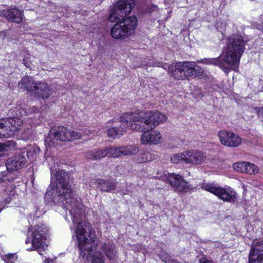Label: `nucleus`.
Masks as SVG:
<instances>
[{"instance_id": "4c0bfd02", "label": "nucleus", "mask_w": 263, "mask_h": 263, "mask_svg": "<svg viewBox=\"0 0 263 263\" xmlns=\"http://www.w3.org/2000/svg\"><path fill=\"white\" fill-rule=\"evenodd\" d=\"M10 202V198H8V199H6V203H9Z\"/></svg>"}, {"instance_id": "5701e85b", "label": "nucleus", "mask_w": 263, "mask_h": 263, "mask_svg": "<svg viewBox=\"0 0 263 263\" xmlns=\"http://www.w3.org/2000/svg\"><path fill=\"white\" fill-rule=\"evenodd\" d=\"M7 121L10 122L8 124L10 126L11 132H12V136L14 135V133L20 128L23 122L22 120L18 118H7Z\"/></svg>"}, {"instance_id": "c9c22d12", "label": "nucleus", "mask_w": 263, "mask_h": 263, "mask_svg": "<svg viewBox=\"0 0 263 263\" xmlns=\"http://www.w3.org/2000/svg\"><path fill=\"white\" fill-rule=\"evenodd\" d=\"M31 110L33 112H36L37 110V108L33 106L31 108Z\"/></svg>"}, {"instance_id": "7c9ffc66", "label": "nucleus", "mask_w": 263, "mask_h": 263, "mask_svg": "<svg viewBox=\"0 0 263 263\" xmlns=\"http://www.w3.org/2000/svg\"><path fill=\"white\" fill-rule=\"evenodd\" d=\"M17 259V256L15 254H9L3 258V260L6 263H15Z\"/></svg>"}, {"instance_id": "ddd939ff", "label": "nucleus", "mask_w": 263, "mask_h": 263, "mask_svg": "<svg viewBox=\"0 0 263 263\" xmlns=\"http://www.w3.org/2000/svg\"><path fill=\"white\" fill-rule=\"evenodd\" d=\"M249 257V263H263V240L254 243Z\"/></svg>"}, {"instance_id": "6e6552de", "label": "nucleus", "mask_w": 263, "mask_h": 263, "mask_svg": "<svg viewBox=\"0 0 263 263\" xmlns=\"http://www.w3.org/2000/svg\"><path fill=\"white\" fill-rule=\"evenodd\" d=\"M47 234L48 229L45 225L42 224L34 226L31 233L32 248L28 249V250H36L39 252L45 250L48 246Z\"/></svg>"}, {"instance_id": "1a4fd4ad", "label": "nucleus", "mask_w": 263, "mask_h": 263, "mask_svg": "<svg viewBox=\"0 0 263 263\" xmlns=\"http://www.w3.org/2000/svg\"><path fill=\"white\" fill-rule=\"evenodd\" d=\"M201 188L208 191L224 201L233 202L236 198V194L230 187L222 188L215 183H203Z\"/></svg>"}, {"instance_id": "2eb2a0df", "label": "nucleus", "mask_w": 263, "mask_h": 263, "mask_svg": "<svg viewBox=\"0 0 263 263\" xmlns=\"http://www.w3.org/2000/svg\"><path fill=\"white\" fill-rule=\"evenodd\" d=\"M143 132L141 136V141L143 144H157L161 142L162 135L158 131L152 130Z\"/></svg>"}, {"instance_id": "cd10ccee", "label": "nucleus", "mask_w": 263, "mask_h": 263, "mask_svg": "<svg viewBox=\"0 0 263 263\" xmlns=\"http://www.w3.org/2000/svg\"><path fill=\"white\" fill-rule=\"evenodd\" d=\"M142 160H140L141 162H145L147 161H151L154 159L155 155L154 154L150 152H145L141 154Z\"/></svg>"}, {"instance_id": "bb28decb", "label": "nucleus", "mask_w": 263, "mask_h": 263, "mask_svg": "<svg viewBox=\"0 0 263 263\" xmlns=\"http://www.w3.org/2000/svg\"><path fill=\"white\" fill-rule=\"evenodd\" d=\"M246 168L245 170V173H247L250 175H255L258 172V167L253 163L247 162Z\"/></svg>"}, {"instance_id": "a211bd4d", "label": "nucleus", "mask_w": 263, "mask_h": 263, "mask_svg": "<svg viewBox=\"0 0 263 263\" xmlns=\"http://www.w3.org/2000/svg\"><path fill=\"white\" fill-rule=\"evenodd\" d=\"M95 183L98 189L105 192H110L115 190L117 185L116 182L103 179H97Z\"/></svg>"}, {"instance_id": "9b49d317", "label": "nucleus", "mask_w": 263, "mask_h": 263, "mask_svg": "<svg viewBox=\"0 0 263 263\" xmlns=\"http://www.w3.org/2000/svg\"><path fill=\"white\" fill-rule=\"evenodd\" d=\"M106 156L117 158L121 156L135 155L139 152L136 145H128L119 147H111L105 149Z\"/></svg>"}, {"instance_id": "393cba45", "label": "nucleus", "mask_w": 263, "mask_h": 263, "mask_svg": "<svg viewBox=\"0 0 263 263\" xmlns=\"http://www.w3.org/2000/svg\"><path fill=\"white\" fill-rule=\"evenodd\" d=\"M15 179H16V177H14V175L12 173L0 172V183L12 181Z\"/></svg>"}, {"instance_id": "f8f14e48", "label": "nucleus", "mask_w": 263, "mask_h": 263, "mask_svg": "<svg viewBox=\"0 0 263 263\" xmlns=\"http://www.w3.org/2000/svg\"><path fill=\"white\" fill-rule=\"evenodd\" d=\"M218 137L221 143L227 146L237 147L241 143V139L233 133L221 130L219 132Z\"/></svg>"}, {"instance_id": "b1692460", "label": "nucleus", "mask_w": 263, "mask_h": 263, "mask_svg": "<svg viewBox=\"0 0 263 263\" xmlns=\"http://www.w3.org/2000/svg\"><path fill=\"white\" fill-rule=\"evenodd\" d=\"M15 143L13 141H8L5 143H0V157L5 155L7 152L15 148Z\"/></svg>"}, {"instance_id": "0eeeda50", "label": "nucleus", "mask_w": 263, "mask_h": 263, "mask_svg": "<svg viewBox=\"0 0 263 263\" xmlns=\"http://www.w3.org/2000/svg\"><path fill=\"white\" fill-rule=\"evenodd\" d=\"M18 87L24 90H27L31 95L47 99L51 95L52 91L47 84L44 82H35L30 77L23 78L19 82Z\"/></svg>"}, {"instance_id": "f3484780", "label": "nucleus", "mask_w": 263, "mask_h": 263, "mask_svg": "<svg viewBox=\"0 0 263 263\" xmlns=\"http://www.w3.org/2000/svg\"><path fill=\"white\" fill-rule=\"evenodd\" d=\"M26 162V159L25 156L18 154L9 158L6 165L8 171H17L22 168Z\"/></svg>"}, {"instance_id": "e433bc0d", "label": "nucleus", "mask_w": 263, "mask_h": 263, "mask_svg": "<svg viewBox=\"0 0 263 263\" xmlns=\"http://www.w3.org/2000/svg\"><path fill=\"white\" fill-rule=\"evenodd\" d=\"M3 208H4V206H3V203L0 202V212L3 209Z\"/></svg>"}, {"instance_id": "c756f323", "label": "nucleus", "mask_w": 263, "mask_h": 263, "mask_svg": "<svg viewBox=\"0 0 263 263\" xmlns=\"http://www.w3.org/2000/svg\"><path fill=\"white\" fill-rule=\"evenodd\" d=\"M104 257L101 252H96L93 255L92 263H103Z\"/></svg>"}, {"instance_id": "58836bf2", "label": "nucleus", "mask_w": 263, "mask_h": 263, "mask_svg": "<svg viewBox=\"0 0 263 263\" xmlns=\"http://www.w3.org/2000/svg\"><path fill=\"white\" fill-rule=\"evenodd\" d=\"M198 91H199V95H200L201 94V92H200V90H198Z\"/></svg>"}, {"instance_id": "dca6fc26", "label": "nucleus", "mask_w": 263, "mask_h": 263, "mask_svg": "<svg viewBox=\"0 0 263 263\" xmlns=\"http://www.w3.org/2000/svg\"><path fill=\"white\" fill-rule=\"evenodd\" d=\"M0 15L5 17L8 21L19 24L23 19V11L15 7L0 11Z\"/></svg>"}, {"instance_id": "f03ea898", "label": "nucleus", "mask_w": 263, "mask_h": 263, "mask_svg": "<svg viewBox=\"0 0 263 263\" xmlns=\"http://www.w3.org/2000/svg\"><path fill=\"white\" fill-rule=\"evenodd\" d=\"M135 5L134 0H119L111 8L108 20L110 22H118L110 31L113 38L124 39L134 32L137 24V17H124L130 13Z\"/></svg>"}, {"instance_id": "a878e982", "label": "nucleus", "mask_w": 263, "mask_h": 263, "mask_svg": "<svg viewBox=\"0 0 263 263\" xmlns=\"http://www.w3.org/2000/svg\"><path fill=\"white\" fill-rule=\"evenodd\" d=\"M171 160L174 163H180L181 162H185V151L181 153L174 155L171 157Z\"/></svg>"}, {"instance_id": "c85d7f7f", "label": "nucleus", "mask_w": 263, "mask_h": 263, "mask_svg": "<svg viewBox=\"0 0 263 263\" xmlns=\"http://www.w3.org/2000/svg\"><path fill=\"white\" fill-rule=\"evenodd\" d=\"M247 162L235 163L233 164L234 169L237 172L244 173L246 168Z\"/></svg>"}, {"instance_id": "9d476101", "label": "nucleus", "mask_w": 263, "mask_h": 263, "mask_svg": "<svg viewBox=\"0 0 263 263\" xmlns=\"http://www.w3.org/2000/svg\"><path fill=\"white\" fill-rule=\"evenodd\" d=\"M156 178L164 181H167L178 192H187L193 189V186L179 175L163 174L160 177L157 176Z\"/></svg>"}, {"instance_id": "f257e3e1", "label": "nucleus", "mask_w": 263, "mask_h": 263, "mask_svg": "<svg viewBox=\"0 0 263 263\" xmlns=\"http://www.w3.org/2000/svg\"><path fill=\"white\" fill-rule=\"evenodd\" d=\"M54 171L51 167V183L45 193V199L48 202L60 204L68 210L73 223L79 222L76 232V236L80 254L85 257L87 253L92 252L96 248L95 243L96 235L90 229L89 223L82 220L79 221L83 213V206L72 190L68 172L58 170L54 173Z\"/></svg>"}, {"instance_id": "aec40b11", "label": "nucleus", "mask_w": 263, "mask_h": 263, "mask_svg": "<svg viewBox=\"0 0 263 263\" xmlns=\"http://www.w3.org/2000/svg\"><path fill=\"white\" fill-rule=\"evenodd\" d=\"M121 125L120 126L114 127L109 128L107 131L108 136L109 137L115 138L123 136L126 132V129L128 128L125 124H123L120 118ZM129 128H130L129 127Z\"/></svg>"}, {"instance_id": "423d86ee", "label": "nucleus", "mask_w": 263, "mask_h": 263, "mask_svg": "<svg viewBox=\"0 0 263 263\" xmlns=\"http://www.w3.org/2000/svg\"><path fill=\"white\" fill-rule=\"evenodd\" d=\"M81 133L74 131L65 126H57L51 128L48 136L45 138V143L47 146H55L58 141H71L80 138Z\"/></svg>"}, {"instance_id": "412c9836", "label": "nucleus", "mask_w": 263, "mask_h": 263, "mask_svg": "<svg viewBox=\"0 0 263 263\" xmlns=\"http://www.w3.org/2000/svg\"><path fill=\"white\" fill-rule=\"evenodd\" d=\"M9 123L7 121V118L0 120V138L12 136V132L8 125Z\"/></svg>"}, {"instance_id": "f704fd0d", "label": "nucleus", "mask_w": 263, "mask_h": 263, "mask_svg": "<svg viewBox=\"0 0 263 263\" xmlns=\"http://www.w3.org/2000/svg\"><path fill=\"white\" fill-rule=\"evenodd\" d=\"M168 263H180L179 262H178L177 260L176 259H170V261H169Z\"/></svg>"}, {"instance_id": "473e14b6", "label": "nucleus", "mask_w": 263, "mask_h": 263, "mask_svg": "<svg viewBox=\"0 0 263 263\" xmlns=\"http://www.w3.org/2000/svg\"><path fill=\"white\" fill-rule=\"evenodd\" d=\"M23 64L28 68L30 67V61L28 58H24L23 59Z\"/></svg>"}, {"instance_id": "20e7f679", "label": "nucleus", "mask_w": 263, "mask_h": 263, "mask_svg": "<svg viewBox=\"0 0 263 263\" xmlns=\"http://www.w3.org/2000/svg\"><path fill=\"white\" fill-rule=\"evenodd\" d=\"M166 119L164 114L158 111L128 112L121 116L123 124L141 132L152 130Z\"/></svg>"}, {"instance_id": "4be33fe9", "label": "nucleus", "mask_w": 263, "mask_h": 263, "mask_svg": "<svg viewBox=\"0 0 263 263\" xmlns=\"http://www.w3.org/2000/svg\"><path fill=\"white\" fill-rule=\"evenodd\" d=\"M106 156V151L105 149H96L88 151L86 157L90 160H99Z\"/></svg>"}, {"instance_id": "6ab92c4d", "label": "nucleus", "mask_w": 263, "mask_h": 263, "mask_svg": "<svg viewBox=\"0 0 263 263\" xmlns=\"http://www.w3.org/2000/svg\"><path fill=\"white\" fill-rule=\"evenodd\" d=\"M101 248L105 255L110 260L115 258L117 250L115 244L112 242L101 243Z\"/></svg>"}, {"instance_id": "ea45409f", "label": "nucleus", "mask_w": 263, "mask_h": 263, "mask_svg": "<svg viewBox=\"0 0 263 263\" xmlns=\"http://www.w3.org/2000/svg\"><path fill=\"white\" fill-rule=\"evenodd\" d=\"M35 148H36V149H37V150L39 151V150H40V149H39V147H35Z\"/></svg>"}, {"instance_id": "a19ab883", "label": "nucleus", "mask_w": 263, "mask_h": 263, "mask_svg": "<svg viewBox=\"0 0 263 263\" xmlns=\"http://www.w3.org/2000/svg\"><path fill=\"white\" fill-rule=\"evenodd\" d=\"M29 242V241L26 240V243H27V242Z\"/></svg>"}, {"instance_id": "39448f33", "label": "nucleus", "mask_w": 263, "mask_h": 263, "mask_svg": "<svg viewBox=\"0 0 263 263\" xmlns=\"http://www.w3.org/2000/svg\"><path fill=\"white\" fill-rule=\"evenodd\" d=\"M148 64L151 66L162 67L169 73H172L173 77L178 80H184L191 77H199L203 73L202 69L194 62H179L168 65L160 62L152 64L150 62Z\"/></svg>"}, {"instance_id": "2f4dec72", "label": "nucleus", "mask_w": 263, "mask_h": 263, "mask_svg": "<svg viewBox=\"0 0 263 263\" xmlns=\"http://www.w3.org/2000/svg\"><path fill=\"white\" fill-rule=\"evenodd\" d=\"M159 258L165 263H168L171 258V256L166 253H162L159 255Z\"/></svg>"}, {"instance_id": "72a5a7b5", "label": "nucleus", "mask_w": 263, "mask_h": 263, "mask_svg": "<svg viewBox=\"0 0 263 263\" xmlns=\"http://www.w3.org/2000/svg\"><path fill=\"white\" fill-rule=\"evenodd\" d=\"M199 263H213L212 260L207 259L205 257H202L199 260Z\"/></svg>"}, {"instance_id": "4468645a", "label": "nucleus", "mask_w": 263, "mask_h": 263, "mask_svg": "<svg viewBox=\"0 0 263 263\" xmlns=\"http://www.w3.org/2000/svg\"><path fill=\"white\" fill-rule=\"evenodd\" d=\"M185 163L193 164H199L206 159L205 154L197 150L185 151Z\"/></svg>"}, {"instance_id": "7ed1b4c3", "label": "nucleus", "mask_w": 263, "mask_h": 263, "mask_svg": "<svg viewBox=\"0 0 263 263\" xmlns=\"http://www.w3.org/2000/svg\"><path fill=\"white\" fill-rule=\"evenodd\" d=\"M245 45L241 35H233L228 39L225 51L217 58L206 60V63L219 66L226 73L229 72L230 69L235 70L244 51Z\"/></svg>"}]
</instances>
